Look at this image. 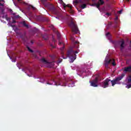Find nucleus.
I'll return each instance as SVG.
<instances>
[{"label":"nucleus","instance_id":"obj_15","mask_svg":"<svg viewBox=\"0 0 131 131\" xmlns=\"http://www.w3.org/2000/svg\"><path fill=\"white\" fill-rule=\"evenodd\" d=\"M57 37L59 39V41H60V38H61V34L59 33H57Z\"/></svg>","mask_w":131,"mask_h":131},{"label":"nucleus","instance_id":"obj_3","mask_svg":"<svg viewBox=\"0 0 131 131\" xmlns=\"http://www.w3.org/2000/svg\"><path fill=\"white\" fill-rule=\"evenodd\" d=\"M68 26H69V27H70V28H71L72 32H73V33L76 34V33L78 32V28L77 27V25L76 24V23H74L72 20L68 24Z\"/></svg>","mask_w":131,"mask_h":131},{"label":"nucleus","instance_id":"obj_45","mask_svg":"<svg viewBox=\"0 0 131 131\" xmlns=\"http://www.w3.org/2000/svg\"><path fill=\"white\" fill-rule=\"evenodd\" d=\"M127 2H129V0H127Z\"/></svg>","mask_w":131,"mask_h":131},{"label":"nucleus","instance_id":"obj_37","mask_svg":"<svg viewBox=\"0 0 131 131\" xmlns=\"http://www.w3.org/2000/svg\"><path fill=\"white\" fill-rule=\"evenodd\" d=\"M23 39L24 41H26V40H25V39H24V38H23Z\"/></svg>","mask_w":131,"mask_h":131},{"label":"nucleus","instance_id":"obj_41","mask_svg":"<svg viewBox=\"0 0 131 131\" xmlns=\"http://www.w3.org/2000/svg\"><path fill=\"white\" fill-rule=\"evenodd\" d=\"M52 48H55L53 45H51Z\"/></svg>","mask_w":131,"mask_h":131},{"label":"nucleus","instance_id":"obj_48","mask_svg":"<svg viewBox=\"0 0 131 131\" xmlns=\"http://www.w3.org/2000/svg\"><path fill=\"white\" fill-rule=\"evenodd\" d=\"M64 85V86H66V85Z\"/></svg>","mask_w":131,"mask_h":131},{"label":"nucleus","instance_id":"obj_49","mask_svg":"<svg viewBox=\"0 0 131 131\" xmlns=\"http://www.w3.org/2000/svg\"><path fill=\"white\" fill-rule=\"evenodd\" d=\"M0 9H1V8L0 7Z\"/></svg>","mask_w":131,"mask_h":131},{"label":"nucleus","instance_id":"obj_7","mask_svg":"<svg viewBox=\"0 0 131 131\" xmlns=\"http://www.w3.org/2000/svg\"><path fill=\"white\" fill-rule=\"evenodd\" d=\"M124 71L125 72H131V66L124 68Z\"/></svg>","mask_w":131,"mask_h":131},{"label":"nucleus","instance_id":"obj_25","mask_svg":"<svg viewBox=\"0 0 131 131\" xmlns=\"http://www.w3.org/2000/svg\"><path fill=\"white\" fill-rule=\"evenodd\" d=\"M16 20L13 19L12 23V24H14V23H16Z\"/></svg>","mask_w":131,"mask_h":131},{"label":"nucleus","instance_id":"obj_5","mask_svg":"<svg viewBox=\"0 0 131 131\" xmlns=\"http://www.w3.org/2000/svg\"><path fill=\"white\" fill-rule=\"evenodd\" d=\"M98 81H99V78H98V77H96L93 80L90 81L91 86L97 88L98 86Z\"/></svg>","mask_w":131,"mask_h":131},{"label":"nucleus","instance_id":"obj_35","mask_svg":"<svg viewBox=\"0 0 131 131\" xmlns=\"http://www.w3.org/2000/svg\"><path fill=\"white\" fill-rule=\"evenodd\" d=\"M31 42L32 43V45H33L34 42H33V40H31Z\"/></svg>","mask_w":131,"mask_h":131},{"label":"nucleus","instance_id":"obj_6","mask_svg":"<svg viewBox=\"0 0 131 131\" xmlns=\"http://www.w3.org/2000/svg\"><path fill=\"white\" fill-rule=\"evenodd\" d=\"M119 43H121L120 44V48H121V50H123V49H124V40H120L119 41Z\"/></svg>","mask_w":131,"mask_h":131},{"label":"nucleus","instance_id":"obj_24","mask_svg":"<svg viewBox=\"0 0 131 131\" xmlns=\"http://www.w3.org/2000/svg\"><path fill=\"white\" fill-rule=\"evenodd\" d=\"M95 4H97V3L93 4L91 5V6H92V7H96V5H95Z\"/></svg>","mask_w":131,"mask_h":131},{"label":"nucleus","instance_id":"obj_31","mask_svg":"<svg viewBox=\"0 0 131 131\" xmlns=\"http://www.w3.org/2000/svg\"><path fill=\"white\" fill-rule=\"evenodd\" d=\"M74 2H75L76 4H78V1H77V0H76Z\"/></svg>","mask_w":131,"mask_h":131},{"label":"nucleus","instance_id":"obj_16","mask_svg":"<svg viewBox=\"0 0 131 131\" xmlns=\"http://www.w3.org/2000/svg\"><path fill=\"white\" fill-rule=\"evenodd\" d=\"M29 52H31V53H33V50H31L30 48H29L28 46L27 47Z\"/></svg>","mask_w":131,"mask_h":131},{"label":"nucleus","instance_id":"obj_43","mask_svg":"<svg viewBox=\"0 0 131 131\" xmlns=\"http://www.w3.org/2000/svg\"><path fill=\"white\" fill-rule=\"evenodd\" d=\"M47 39H48V38H45V40H47Z\"/></svg>","mask_w":131,"mask_h":131},{"label":"nucleus","instance_id":"obj_17","mask_svg":"<svg viewBox=\"0 0 131 131\" xmlns=\"http://www.w3.org/2000/svg\"><path fill=\"white\" fill-rule=\"evenodd\" d=\"M0 10H1V14H5V12H4L5 10H4V9L1 8V9H0Z\"/></svg>","mask_w":131,"mask_h":131},{"label":"nucleus","instance_id":"obj_29","mask_svg":"<svg viewBox=\"0 0 131 131\" xmlns=\"http://www.w3.org/2000/svg\"><path fill=\"white\" fill-rule=\"evenodd\" d=\"M122 12V10H120V11H119V14H121Z\"/></svg>","mask_w":131,"mask_h":131},{"label":"nucleus","instance_id":"obj_42","mask_svg":"<svg viewBox=\"0 0 131 131\" xmlns=\"http://www.w3.org/2000/svg\"><path fill=\"white\" fill-rule=\"evenodd\" d=\"M18 1V2H21V1H22V0H17Z\"/></svg>","mask_w":131,"mask_h":131},{"label":"nucleus","instance_id":"obj_32","mask_svg":"<svg viewBox=\"0 0 131 131\" xmlns=\"http://www.w3.org/2000/svg\"><path fill=\"white\" fill-rule=\"evenodd\" d=\"M0 2H3V3H5V0H0Z\"/></svg>","mask_w":131,"mask_h":131},{"label":"nucleus","instance_id":"obj_27","mask_svg":"<svg viewBox=\"0 0 131 131\" xmlns=\"http://www.w3.org/2000/svg\"><path fill=\"white\" fill-rule=\"evenodd\" d=\"M2 6V7H4V4H2L0 3V7Z\"/></svg>","mask_w":131,"mask_h":131},{"label":"nucleus","instance_id":"obj_44","mask_svg":"<svg viewBox=\"0 0 131 131\" xmlns=\"http://www.w3.org/2000/svg\"><path fill=\"white\" fill-rule=\"evenodd\" d=\"M93 1V2H95L96 0H92Z\"/></svg>","mask_w":131,"mask_h":131},{"label":"nucleus","instance_id":"obj_19","mask_svg":"<svg viewBox=\"0 0 131 131\" xmlns=\"http://www.w3.org/2000/svg\"><path fill=\"white\" fill-rule=\"evenodd\" d=\"M99 2L100 3V5H104V1L103 0Z\"/></svg>","mask_w":131,"mask_h":131},{"label":"nucleus","instance_id":"obj_38","mask_svg":"<svg viewBox=\"0 0 131 131\" xmlns=\"http://www.w3.org/2000/svg\"><path fill=\"white\" fill-rule=\"evenodd\" d=\"M32 9H33L34 10L35 9V7H33V6H32Z\"/></svg>","mask_w":131,"mask_h":131},{"label":"nucleus","instance_id":"obj_36","mask_svg":"<svg viewBox=\"0 0 131 131\" xmlns=\"http://www.w3.org/2000/svg\"><path fill=\"white\" fill-rule=\"evenodd\" d=\"M11 27H14V25H11V26H10Z\"/></svg>","mask_w":131,"mask_h":131},{"label":"nucleus","instance_id":"obj_10","mask_svg":"<svg viewBox=\"0 0 131 131\" xmlns=\"http://www.w3.org/2000/svg\"><path fill=\"white\" fill-rule=\"evenodd\" d=\"M41 61H42V63H44V64H49V62L47 60H46V59H45V58H42Z\"/></svg>","mask_w":131,"mask_h":131},{"label":"nucleus","instance_id":"obj_40","mask_svg":"<svg viewBox=\"0 0 131 131\" xmlns=\"http://www.w3.org/2000/svg\"><path fill=\"white\" fill-rule=\"evenodd\" d=\"M48 84H53L52 83H47Z\"/></svg>","mask_w":131,"mask_h":131},{"label":"nucleus","instance_id":"obj_13","mask_svg":"<svg viewBox=\"0 0 131 131\" xmlns=\"http://www.w3.org/2000/svg\"><path fill=\"white\" fill-rule=\"evenodd\" d=\"M12 62H16V57H10Z\"/></svg>","mask_w":131,"mask_h":131},{"label":"nucleus","instance_id":"obj_34","mask_svg":"<svg viewBox=\"0 0 131 131\" xmlns=\"http://www.w3.org/2000/svg\"><path fill=\"white\" fill-rule=\"evenodd\" d=\"M80 3H81V4H82L83 2H82L81 0H80Z\"/></svg>","mask_w":131,"mask_h":131},{"label":"nucleus","instance_id":"obj_22","mask_svg":"<svg viewBox=\"0 0 131 131\" xmlns=\"http://www.w3.org/2000/svg\"><path fill=\"white\" fill-rule=\"evenodd\" d=\"M62 61H63V59H59L58 60V63H61V62H62Z\"/></svg>","mask_w":131,"mask_h":131},{"label":"nucleus","instance_id":"obj_26","mask_svg":"<svg viewBox=\"0 0 131 131\" xmlns=\"http://www.w3.org/2000/svg\"><path fill=\"white\" fill-rule=\"evenodd\" d=\"M62 43H63V42H61V41H59V43H58V45L59 46H61V45H62Z\"/></svg>","mask_w":131,"mask_h":131},{"label":"nucleus","instance_id":"obj_39","mask_svg":"<svg viewBox=\"0 0 131 131\" xmlns=\"http://www.w3.org/2000/svg\"><path fill=\"white\" fill-rule=\"evenodd\" d=\"M118 19V17L117 16V17H116V20H117Z\"/></svg>","mask_w":131,"mask_h":131},{"label":"nucleus","instance_id":"obj_9","mask_svg":"<svg viewBox=\"0 0 131 131\" xmlns=\"http://www.w3.org/2000/svg\"><path fill=\"white\" fill-rule=\"evenodd\" d=\"M15 13H13V15L14 16L13 19H19L20 18V16L19 15H15Z\"/></svg>","mask_w":131,"mask_h":131},{"label":"nucleus","instance_id":"obj_1","mask_svg":"<svg viewBox=\"0 0 131 131\" xmlns=\"http://www.w3.org/2000/svg\"><path fill=\"white\" fill-rule=\"evenodd\" d=\"M124 76H125V74L123 73L120 76L116 77V78L114 79L113 80L107 78L101 83V86L102 88H103V89H106V88L109 86V82H110V81L112 86H114L116 84H121V82H120V80H121Z\"/></svg>","mask_w":131,"mask_h":131},{"label":"nucleus","instance_id":"obj_47","mask_svg":"<svg viewBox=\"0 0 131 131\" xmlns=\"http://www.w3.org/2000/svg\"><path fill=\"white\" fill-rule=\"evenodd\" d=\"M44 1V2H46V0H43Z\"/></svg>","mask_w":131,"mask_h":131},{"label":"nucleus","instance_id":"obj_46","mask_svg":"<svg viewBox=\"0 0 131 131\" xmlns=\"http://www.w3.org/2000/svg\"><path fill=\"white\" fill-rule=\"evenodd\" d=\"M26 39H27V37H26Z\"/></svg>","mask_w":131,"mask_h":131},{"label":"nucleus","instance_id":"obj_8","mask_svg":"<svg viewBox=\"0 0 131 131\" xmlns=\"http://www.w3.org/2000/svg\"><path fill=\"white\" fill-rule=\"evenodd\" d=\"M67 7L68 8H69V10L70 11H71V10H72V6L68 4L67 5H66V4H65V3H63V8L64 9H65V8Z\"/></svg>","mask_w":131,"mask_h":131},{"label":"nucleus","instance_id":"obj_33","mask_svg":"<svg viewBox=\"0 0 131 131\" xmlns=\"http://www.w3.org/2000/svg\"><path fill=\"white\" fill-rule=\"evenodd\" d=\"M59 2H61V3H63V4H64V3L63 2V0H59Z\"/></svg>","mask_w":131,"mask_h":131},{"label":"nucleus","instance_id":"obj_11","mask_svg":"<svg viewBox=\"0 0 131 131\" xmlns=\"http://www.w3.org/2000/svg\"><path fill=\"white\" fill-rule=\"evenodd\" d=\"M21 24L25 27H27V28H28V25H27V24H26V22L23 21V22L21 23Z\"/></svg>","mask_w":131,"mask_h":131},{"label":"nucleus","instance_id":"obj_2","mask_svg":"<svg viewBox=\"0 0 131 131\" xmlns=\"http://www.w3.org/2000/svg\"><path fill=\"white\" fill-rule=\"evenodd\" d=\"M79 42L76 41L74 42L73 48L70 47L68 51L67 55L70 59V63H73L75 60H76V54H78L77 50L74 51L73 49H79Z\"/></svg>","mask_w":131,"mask_h":131},{"label":"nucleus","instance_id":"obj_12","mask_svg":"<svg viewBox=\"0 0 131 131\" xmlns=\"http://www.w3.org/2000/svg\"><path fill=\"white\" fill-rule=\"evenodd\" d=\"M81 9H85L86 8V4H83L82 5H81Z\"/></svg>","mask_w":131,"mask_h":131},{"label":"nucleus","instance_id":"obj_30","mask_svg":"<svg viewBox=\"0 0 131 131\" xmlns=\"http://www.w3.org/2000/svg\"><path fill=\"white\" fill-rule=\"evenodd\" d=\"M64 49H65V47L63 46V47L61 48V51H63V50H64Z\"/></svg>","mask_w":131,"mask_h":131},{"label":"nucleus","instance_id":"obj_28","mask_svg":"<svg viewBox=\"0 0 131 131\" xmlns=\"http://www.w3.org/2000/svg\"><path fill=\"white\" fill-rule=\"evenodd\" d=\"M9 11L10 13H13V10L12 9H9Z\"/></svg>","mask_w":131,"mask_h":131},{"label":"nucleus","instance_id":"obj_23","mask_svg":"<svg viewBox=\"0 0 131 131\" xmlns=\"http://www.w3.org/2000/svg\"><path fill=\"white\" fill-rule=\"evenodd\" d=\"M106 36H109V35H110V32H107L106 34H105Z\"/></svg>","mask_w":131,"mask_h":131},{"label":"nucleus","instance_id":"obj_21","mask_svg":"<svg viewBox=\"0 0 131 131\" xmlns=\"http://www.w3.org/2000/svg\"><path fill=\"white\" fill-rule=\"evenodd\" d=\"M62 58H63V59H67V57H64V56H63V55H64V52H62Z\"/></svg>","mask_w":131,"mask_h":131},{"label":"nucleus","instance_id":"obj_4","mask_svg":"<svg viewBox=\"0 0 131 131\" xmlns=\"http://www.w3.org/2000/svg\"><path fill=\"white\" fill-rule=\"evenodd\" d=\"M109 64H112L113 66H116V63H115V60L114 59H105L104 60V64L105 65V67H108Z\"/></svg>","mask_w":131,"mask_h":131},{"label":"nucleus","instance_id":"obj_18","mask_svg":"<svg viewBox=\"0 0 131 131\" xmlns=\"http://www.w3.org/2000/svg\"><path fill=\"white\" fill-rule=\"evenodd\" d=\"M54 83L53 84L54 85H60V83H57L56 82H55L54 81H53Z\"/></svg>","mask_w":131,"mask_h":131},{"label":"nucleus","instance_id":"obj_14","mask_svg":"<svg viewBox=\"0 0 131 131\" xmlns=\"http://www.w3.org/2000/svg\"><path fill=\"white\" fill-rule=\"evenodd\" d=\"M95 5H96V7H97V9H100V3H96V4H95Z\"/></svg>","mask_w":131,"mask_h":131},{"label":"nucleus","instance_id":"obj_20","mask_svg":"<svg viewBox=\"0 0 131 131\" xmlns=\"http://www.w3.org/2000/svg\"><path fill=\"white\" fill-rule=\"evenodd\" d=\"M105 15L106 16H109L110 15H111V14H110L109 12H107V13H105Z\"/></svg>","mask_w":131,"mask_h":131}]
</instances>
